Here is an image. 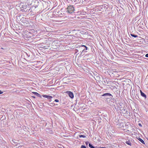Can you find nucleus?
Masks as SVG:
<instances>
[{
	"mask_svg": "<svg viewBox=\"0 0 148 148\" xmlns=\"http://www.w3.org/2000/svg\"><path fill=\"white\" fill-rule=\"evenodd\" d=\"M3 93V92L1 90H0V94H2Z\"/></svg>",
	"mask_w": 148,
	"mask_h": 148,
	"instance_id": "2eb2a0df",
	"label": "nucleus"
},
{
	"mask_svg": "<svg viewBox=\"0 0 148 148\" xmlns=\"http://www.w3.org/2000/svg\"><path fill=\"white\" fill-rule=\"evenodd\" d=\"M88 142H86V145H87L88 144Z\"/></svg>",
	"mask_w": 148,
	"mask_h": 148,
	"instance_id": "f3484780",
	"label": "nucleus"
},
{
	"mask_svg": "<svg viewBox=\"0 0 148 148\" xmlns=\"http://www.w3.org/2000/svg\"><path fill=\"white\" fill-rule=\"evenodd\" d=\"M100 148H106L105 147H100Z\"/></svg>",
	"mask_w": 148,
	"mask_h": 148,
	"instance_id": "6ab92c4d",
	"label": "nucleus"
},
{
	"mask_svg": "<svg viewBox=\"0 0 148 148\" xmlns=\"http://www.w3.org/2000/svg\"><path fill=\"white\" fill-rule=\"evenodd\" d=\"M145 57H148V54H147L146 55H145Z\"/></svg>",
	"mask_w": 148,
	"mask_h": 148,
	"instance_id": "dca6fc26",
	"label": "nucleus"
},
{
	"mask_svg": "<svg viewBox=\"0 0 148 148\" xmlns=\"http://www.w3.org/2000/svg\"><path fill=\"white\" fill-rule=\"evenodd\" d=\"M55 101L56 102H59V100L58 99H56L55 100Z\"/></svg>",
	"mask_w": 148,
	"mask_h": 148,
	"instance_id": "4468645a",
	"label": "nucleus"
},
{
	"mask_svg": "<svg viewBox=\"0 0 148 148\" xmlns=\"http://www.w3.org/2000/svg\"><path fill=\"white\" fill-rule=\"evenodd\" d=\"M131 35L132 37L135 38L136 37L138 36L137 35L134 34H131Z\"/></svg>",
	"mask_w": 148,
	"mask_h": 148,
	"instance_id": "9d476101",
	"label": "nucleus"
},
{
	"mask_svg": "<svg viewBox=\"0 0 148 148\" xmlns=\"http://www.w3.org/2000/svg\"><path fill=\"white\" fill-rule=\"evenodd\" d=\"M139 125L140 126H141V124L140 123H139Z\"/></svg>",
	"mask_w": 148,
	"mask_h": 148,
	"instance_id": "a211bd4d",
	"label": "nucleus"
},
{
	"mask_svg": "<svg viewBox=\"0 0 148 148\" xmlns=\"http://www.w3.org/2000/svg\"><path fill=\"white\" fill-rule=\"evenodd\" d=\"M49 101H51V100H50Z\"/></svg>",
	"mask_w": 148,
	"mask_h": 148,
	"instance_id": "aec40b11",
	"label": "nucleus"
},
{
	"mask_svg": "<svg viewBox=\"0 0 148 148\" xmlns=\"http://www.w3.org/2000/svg\"><path fill=\"white\" fill-rule=\"evenodd\" d=\"M82 47H85L86 48V50H87V47H86L85 46L83 45H82Z\"/></svg>",
	"mask_w": 148,
	"mask_h": 148,
	"instance_id": "ddd939ff",
	"label": "nucleus"
},
{
	"mask_svg": "<svg viewBox=\"0 0 148 148\" xmlns=\"http://www.w3.org/2000/svg\"><path fill=\"white\" fill-rule=\"evenodd\" d=\"M34 93L38 96H39L40 95L36 92H34Z\"/></svg>",
	"mask_w": 148,
	"mask_h": 148,
	"instance_id": "1a4fd4ad",
	"label": "nucleus"
},
{
	"mask_svg": "<svg viewBox=\"0 0 148 148\" xmlns=\"http://www.w3.org/2000/svg\"><path fill=\"white\" fill-rule=\"evenodd\" d=\"M107 95L111 96L112 95L109 93H106L104 94H103V95H102V96H107Z\"/></svg>",
	"mask_w": 148,
	"mask_h": 148,
	"instance_id": "39448f33",
	"label": "nucleus"
},
{
	"mask_svg": "<svg viewBox=\"0 0 148 148\" xmlns=\"http://www.w3.org/2000/svg\"><path fill=\"white\" fill-rule=\"evenodd\" d=\"M43 97L47 98L48 99H51L52 97V96H48V95H43Z\"/></svg>",
	"mask_w": 148,
	"mask_h": 148,
	"instance_id": "7ed1b4c3",
	"label": "nucleus"
},
{
	"mask_svg": "<svg viewBox=\"0 0 148 148\" xmlns=\"http://www.w3.org/2000/svg\"><path fill=\"white\" fill-rule=\"evenodd\" d=\"M81 148H86V146L84 145H82L81 146Z\"/></svg>",
	"mask_w": 148,
	"mask_h": 148,
	"instance_id": "f8f14e48",
	"label": "nucleus"
},
{
	"mask_svg": "<svg viewBox=\"0 0 148 148\" xmlns=\"http://www.w3.org/2000/svg\"><path fill=\"white\" fill-rule=\"evenodd\" d=\"M84 50H83V51H84Z\"/></svg>",
	"mask_w": 148,
	"mask_h": 148,
	"instance_id": "412c9836",
	"label": "nucleus"
},
{
	"mask_svg": "<svg viewBox=\"0 0 148 148\" xmlns=\"http://www.w3.org/2000/svg\"><path fill=\"white\" fill-rule=\"evenodd\" d=\"M125 143H126L127 144L130 145V146H131V143L129 141H126V142H125Z\"/></svg>",
	"mask_w": 148,
	"mask_h": 148,
	"instance_id": "423d86ee",
	"label": "nucleus"
},
{
	"mask_svg": "<svg viewBox=\"0 0 148 148\" xmlns=\"http://www.w3.org/2000/svg\"><path fill=\"white\" fill-rule=\"evenodd\" d=\"M67 9V10L68 12L69 13H71L73 12L74 10V8L73 6L70 5L69 6Z\"/></svg>",
	"mask_w": 148,
	"mask_h": 148,
	"instance_id": "f257e3e1",
	"label": "nucleus"
},
{
	"mask_svg": "<svg viewBox=\"0 0 148 148\" xmlns=\"http://www.w3.org/2000/svg\"><path fill=\"white\" fill-rule=\"evenodd\" d=\"M79 137L80 138H85L86 137V136L84 135H79Z\"/></svg>",
	"mask_w": 148,
	"mask_h": 148,
	"instance_id": "6e6552de",
	"label": "nucleus"
},
{
	"mask_svg": "<svg viewBox=\"0 0 148 148\" xmlns=\"http://www.w3.org/2000/svg\"><path fill=\"white\" fill-rule=\"evenodd\" d=\"M69 96L71 99L74 97V95L73 93L71 91H67L66 92Z\"/></svg>",
	"mask_w": 148,
	"mask_h": 148,
	"instance_id": "f03ea898",
	"label": "nucleus"
},
{
	"mask_svg": "<svg viewBox=\"0 0 148 148\" xmlns=\"http://www.w3.org/2000/svg\"><path fill=\"white\" fill-rule=\"evenodd\" d=\"M89 146L90 148H95V147L93 146H92L91 144H90V143L89 144Z\"/></svg>",
	"mask_w": 148,
	"mask_h": 148,
	"instance_id": "9b49d317",
	"label": "nucleus"
},
{
	"mask_svg": "<svg viewBox=\"0 0 148 148\" xmlns=\"http://www.w3.org/2000/svg\"><path fill=\"white\" fill-rule=\"evenodd\" d=\"M138 140L142 143H143V144H145V142H144V141H143V140L142 139H141L140 138H139L138 139Z\"/></svg>",
	"mask_w": 148,
	"mask_h": 148,
	"instance_id": "0eeeda50",
	"label": "nucleus"
},
{
	"mask_svg": "<svg viewBox=\"0 0 148 148\" xmlns=\"http://www.w3.org/2000/svg\"><path fill=\"white\" fill-rule=\"evenodd\" d=\"M140 92L141 93V95L142 96L144 97L145 98H146V95L141 90H140Z\"/></svg>",
	"mask_w": 148,
	"mask_h": 148,
	"instance_id": "20e7f679",
	"label": "nucleus"
}]
</instances>
